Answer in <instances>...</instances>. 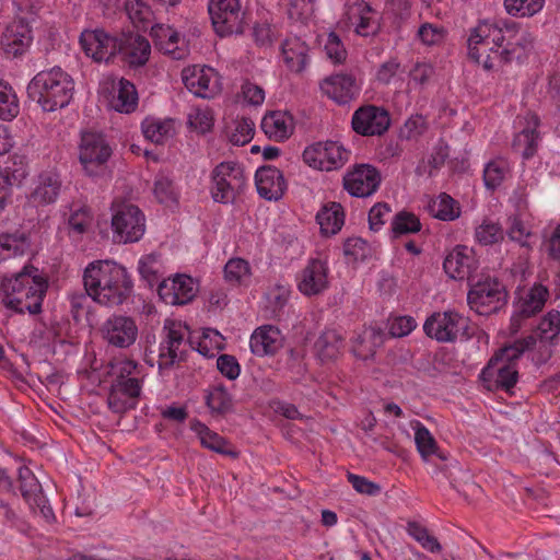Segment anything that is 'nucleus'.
<instances>
[{"label": "nucleus", "mask_w": 560, "mask_h": 560, "mask_svg": "<svg viewBox=\"0 0 560 560\" xmlns=\"http://www.w3.org/2000/svg\"><path fill=\"white\" fill-rule=\"evenodd\" d=\"M430 213L442 221H453L460 214L458 202L450 195L442 192L429 206Z\"/></svg>", "instance_id": "nucleus-48"}, {"label": "nucleus", "mask_w": 560, "mask_h": 560, "mask_svg": "<svg viewBox=\"0 0 560 560\" xmlns=\"http://www.w3.org/2000/svg\"><path fill=\"white\" fill-rule=\"evenodd\" d=\"M190 430L197 434L201 445L218 454L235 457L236 453L230 448L224 438L210 430L205 423L197 419L190 421Z\"/></svg>", "instance_id": "nucleus-37"}, {"label": "nucleus", "mask_w": 560, "mask_h": 560, "mask_svg": "<svg viewBox=\"0 0 560 560\" xmlns=\"http://www.w3.org/2000/svg\"><path fill=\"white\" fill-rule=\"evenodd\" d=\"M320 90L338 104H347L360 93L355 78L348 73H336L324 79Z\"/></svg>", "instance_id": "nucleus-29"}, {"label": "nucleus", "mask_w": 560, "mask_h": 560, "mask_svg": "<svg viewBox=\"0 0 560 560\" xmlns=\"http://www.w3.org/2000/svg\"><path fill=\"white\" fill-rule=\"evenodd\" d=\"M504 238L502 226L490 219H483L482 222L475 228V240L482 246H489L501 242Z\"/></svg>", "instance_id": "nucleus-55"}, {"label": "nucleus", "mask_w": 560, "mask_h": 560, "mask_svg": "<svg viewBox=\"0 0 560 560\" xmlns=\"http://www.w3.org/2000/svg\"><path fill=\"white\" fill-rule=\"evenodd\" d=\"M118 39L117 59L124 65L135 68L147 63L151 54V45L145 37L132 33H122Z\"/></svg>", "instance_id": "nucleus-26"}, {"label": "nucleus", "mask_w": 560, "mask_h": 560, "mask_svg": "<svg viewBox=\"0 0 560 560\" xmlns=\"http://www.w3.org/2000/svg\"><path fill=\"white\" fill-rule=\"evenodd\" d=\"M314 348L316 355L322 361L334 360L343 348V338L338 331L328 329L320 334L315 341Z\"/></svg>", "instance_id": "nucleus-41"}, {"label": "nucleus", "mask_w": 560, "mask_h": 560, "mask_svg": "<svg viewBox=\"0 0 560 560\" xmlns=\"http://www.w3.org/2000/svg\"><path fill=\"white\" fill-rule=\"evenodd\" d=\"M410 427L415 430L416 447L422 459L428 460L432 455H436L441 459H445L443 454L439 452L435 439L422 422L413 420L410 422Z\"/></svg>", "instance_id": "nucleus-42"}, {"label": "nucleus", "mask_w": 560, "mask_h": 560, "mask_svg": "<svg viewBox=\"0 0 560 560\" xmlns=\"http://www.w3.org/2000/svg\"><path fill=\"white\" fill-rule=\"evenodd\" d=\"M316 220L323 234L334 235L345 223L343 209L340 203L331 202L318 211Z\"/></svg>", "instance_id": "nucleus-39"}, {"label": "nucleus", "mask_w": 560, "mask_h": 560, "mask_svg": "<svg viewBox=\"0 0 560 560\" xmlns=\"http://www.w3.org/2000/svg\"><path fill=\"white\" fill-rule=\"evenodd\" d=\"M74 91L72 78L59 67L38 72L27 85L28 97L45 112L66 107Z\"/></svg>", "instance_id": "nucleus-6"}, {"label": "nucleus", "mask_w": 560, "mask_h": 560, "mask_svg": "<svg viewBox=\"0 0 560 560\" xmlns=\"http://www.w3.org/2000/svg\"><path fill=\"white\" fill-rule=\"evenodd\" d=\"M509 240L517 243L527 249L532 248L530 238L533 236L530 228L518 214L510 215L506 220V231Z\"/></svg>", "instance_id": "nucleus-53"}, {"label": "nucleus", "mask_w": 560, "mask_h": 560, "mask_svg": "<svg viewBox=\"0 0 560 560\" xmlns=\"http://www.w3.org/2000/svg\"><path fill=\"white\" fill-rule=\"evenodd\" d=\"M224 279L232 285H249L252 271L248 261L243 258H231L224 267Z\"/></svg>", "instance_id": "nucleus-49"}, {"label": "nucleus", "mask_w": 560, "mask_h": 560, "mask_svg": "<svg viewBox=\"0 0 560 560\" xmlns=\"http://www.w3.org/2000/svg\"><path fill=\"white\" fill-rule=\"evenodd\" d=\"M223 336L214 329H205L198 343V351L205 357H213L214 350L223 348Z\"/></svg>", "instance_id": "nucleus-62"}, {"label": "nucleus", "mask_w": 560, "mask_h": 560, "mask_svg": "<svg viewBox=\"0 0 560 560\" xmlns=\"http://www.w3.org/2000/svg\"><path fill=\"white\" fill-rule=\"evenodd\" d=\"M20 113V102L13 88L0 80V119L11 121Z\"/></svg>", "instance_id": "nucleus-54"}, {"label": "nucleus", "mask_w": 560, "mask_h": 560, "mask_svg": "<svg viewBox=\"0 0 560 560\" xmlns=\"http://www.w3.org/2000/svg\"><path fill=\"white\" fill-rule=\"evenodd\" d=\"M422 224L419 218L409 211L402 210L397 212L390 223V232L394 238L402 235L413 234L421 231Z\"/></svg>", "instance_id": "nucleus-51"}, {"label": "nucleus", "mask_w": 560, "mask_h": 560, "mask_svg": "<svg viewBox=\"0 0 560 560\" xmlns=\"http://www.w3.org/2000/svg\"><path fill=\"white\" fill-rule=\"evenodd\" d=\"M549 298V290L541 283H535L528 289H518L514 301V311L511 317V329L517 332L524 320L540 313Z\"/></svg>", "instance_id": "nucleus-12"}, {"label": "nucleus", "mask_w": 560, "mask_h": 560, "mask_svg": "<svg viewBox=\"0 0 560 560\" xmlns=\"http://www.w3.org/2000/svg\"><path fill=\"white\" fill-rule=\"evenodd\" d=\"M125 13L138 30H148L151 20L152 11L151 8L142 0H126Z\"/></svg>", "instance_id": "nucleus-52"}, {"label": "nucleus", "mask_w": 560, "mask_h": 560, "mask_svg": "<svg viewBox=\"0 0 560 560\" xmlns=\"http://www.w3.org/2000/svg\"><path fill=\"white\" fill-rule=\"evenodd\" d=\"M351 126L363 137L382 136L390 126V116L384 107L363 105L352 114Z\"/></svg>", "instance_id": "nucleus-15"}, {"label": "nucleus", "mask_w": 560, "mask_h": 560, "mask_svg": "<svg viewBox=\"0 0 560 560\" xmlns=\"http://www.w3.org/2000/svg\"><path fill=\"white\" fill-rule=\"evenodd\" d=\"M518 24L514 21H504L495 24L481 21L470 31L468 37V56L471 60L482 66L485 70H497L511 62L515 55L511 36L505 38V33L515 34Z\"/></svg>", "instance_id": "nucleus-1"}, {"label": "nucleus", "mask_w": 560, "mask_h": 560, "mask_svg": "<svg viewBox=\"0 0 560 560\" xmlns=\"http://www.w3.org/2000/svg\"><path fill=\"white\" fill-rule=\"evenodd\" d=\"M94 215L90 207L73 203L66 218V231L69 238L78 244L93 234Z\"/></svg>", "instance_id": "nucleus-30"}, {"label": "nucleus", "mask_w": 560, "mask_h": 560, "mask_svg": "<svg viewBox=\"0 0 560 560\" xmlns=\"http://www.w3.org/2000/svg\"><path fill=\"white\" fill-rule=\"evenodd\" d=\"M328 261L323 258H311L298 276V289L307 296L323 293L329 284Z\"/></svg>", "instance_id": "nucleus-20"}, {"label": "nucleus", "mask_w": 560, "mask_h": 560, "mask_svg": "<svg viewBox=\"0 0 560 560\" xmlns=\"http://www.w3.org/2000/svg\"><path fill=\"white\" fill-rule=\"evenodd\" d=\"M33 42L32 30L24 19L12 21L1 36V48L8 58L22 56Z\"/></svg>", "instance_id": "nucleus-25"}, {"label": "nucleus", "mask_w": 560, "mask_h": 560, "mask_svg": "<svg viewBox=\"0 0 560 560\" xmlns=\"http://www.w3.org/2000/svg\"><path fill=\"white\" fill-rule=\"evenodd\" d=\"M144 138L153 143L162 144L174 135V120L171 118L147 117L141 122Z\"/></svg>", "instance_id": "nucleus-38"}, {"label": "nucleus", "mask_w": 560, "mask_h": 560, "mask_svg": "<svg viewBox=\"0 0 560 560\" xmlns=\"http://www.w3.org/2000/svg\"><path fill=\"white\" fill-rule=\"evenodd\" d=\"M119 36H113L103 30L84 31L80 44L86 56L97 62H109L116 59L119 48Z\"/></svg>", "instance_id": "nucleus-17"}, {"label": "nucleus", "mask_w": 560, "mask_h": 560, "mask_svg": "<svg viewBox=\"0 0 560 560\" xmlns=\"http://www.w3.org/2000/svg\"><path fill=\"white\" fill-rule=\"evenodd\" d=\"M505 298L501 283L487 280L476 283L468 292V304L479 314L497 310L500 302Z\"/></svg>", "instance_id": "nucleus-27"}, {"label": "nucleus", "mask_w": 560, "mask_h": 560, "mask_svg": "<svg viewBox=\"0 0 560 560\" xmlns=\"http://www.w3.org/2000/svg\"><path fill=\"white\" fill-rule=\"evenodd\" d=\"M208 10L213 28L221 37L243 32L245 11L240 0H211Z\"/></svg>", "instance_id": "nucleus-11"}, {"label": "nucleus", "mask_w": 560, "mask_h": 560, "mask_svg": "<svg viewBox=\"0 0 560 560\" xmlns=\"http://www.w3.org/2000/svg\"><path fill=\"white\" fill-rule=\"evenodd\" d=\"M113 148L106 137L96 131H85L81 136L80 162L89 176H101L107 170Z\"/></svg>", "instance_id": "nucleus-9"}, {"label": "nucleus", "mask_w": 560, "mask_h": 560, "mask_svg": "<svg viewBox=\"0 0 560 560\" xmlns=\"http://www.w3.org/2000/svg\"><path fill=\"white\" fill-rule=\"evenodd\" d=\"M349 158L350 151L337 141L316 142L303 152V161L308 166L326 172L342 167Z\"/></svg>", "instance_id": "nucleus-13"}, {"label": "nucleus", "mask_w": 560, "mask_h": 560, "mask_svg": "<svg viewBox=\"0 0 560 560\" xmlns=\"http://www.w3.org/2000/svg\"><path fill=\"white\" fill-rule=\"evenodd\" d=\"M206 405L212 415L222 416L232 409L233 399L223 385H214L206 395Z\"/></svg>", "instance_id": "nucleus-50"}, {"label": "nucleus", "mask_w": 560, "mask_h": 560, "mask_svg": "<svg viewBox=\"0 0 560 560\" xmlns=\"http://www.w3.org/2000/svg\"><path fill=\"white\" fill-rule=\"evenodd\" d=\"M102 336L108 345L126 349L136 342L138 326L129 316L114 315L103 324Z\"/></svg>", "instance_id": "nucleus-21"}, {"label": "nucleus", "mask_w": 560, "mask_h": 560, "mask_svg": "<svg viewBox=\"0 0 560 560\" xmlns=\"http://www.w3.org/2000/svg\"><path fill=\"white\" fill-rule=\"evenodd\" d=\"M560 332V313L558 311L548 312L537 325L535 331L529 337L535 338V347L539 341L540 348H547V343L552 341ZM547 354L544 359L538 360V363L545 362L550 357L549 349H546Z\"/></svg>", "instance_id": "nucleus-36"}, {"label": "nucleus", "mask_w": 560, "mask_h": 560, "mask_svg": "<svg viewBox=\"0 0 560 560\" xmlns=\"http://www.w3.org/2000/svg\"><path fill=\"white\" fill-rule=\"evenodd\" d=\"M62 189L60 174L52 168L42 171L32 182L30 201L35 206L55 203Z\"/></svg>", "instance_id": "nucleus-23"}, {"label": "nucleus", "mask_w": 560, "mask_h": 560, "mask_svg": "<svg viewBox=\"0 0 560 560\" xmlns=\"http://www.w3.org/2000/svg\"><path fill=\"white\" fill-rule=\"evenodd\" d=\"M443 267L453 279H469L477 270V259L472 249L467 246H457L446 256Z\"/></svg>", "instance_id": "nucleus-32"}, {"label": "nucleus", "mask_w": 560, "mask_h": 560, "mask_svg": "<svg viewBox=\"0 0 560 560\" xmlns=\"http://www.w3.org/2000/svg\"><path fill=\"white\" fill-rule=\"evenodd\" d=\"M31 247L30 237L25 232L0 235V262L15 256L24 255Z\"/></svg>", "instance_id": "nucleus-40"}, {"label": "nucleus", "mask_w": 560, "mask_h": 560, "mask_svg": "<svg viewBox=\"0 0 560 560\" xmlns=\"http://www.w3.org/2000/svg\"><path fill=\"white\" fill-rule=\"evenodd\" d=\"M188 125L199 133H206L213 126V115L208 107H194L188 113Z\"/></svg>", "instance_id": "nucleus-57"}, {"label": "nucleus", "mask_w": 560, "mask_h": 560, "mask_svg": "<svg viewBox=\"0 0 560 560\" xmlns=\"http://www.w3.org/2000/svg\"><path fill=\"white\" fill-rule=\"evenodd\" d=\"M83 283L89 296L105 306L121 304L132 289L125 267L113 260H96L84 269Z\"/></svg>", "instance_id": "nucleus-2"}, {"label": "nucleus", "mask_w": 560, "mask_h": 560, "mask_svg": "<svg viewBox=\"0 0 560 560\" xmlns=\"http://www.w3.org/2000/svg\"><path fill=\"white\" fill-rule=\"evenodd\" d=\"M524 119L525 126L515 135L512 147L526 161L537 153L540 142V133L538 131L540 118L535 113H527Z\"/></svg>", "instance_id": "nucleus-31"}, {"label": "nucleus", "mask_w": 560, "mask_h": 560, "mask_svg": "<svg viewBox=\"0 0 560 560\" xmlns=\"http://www.w3.org/2000/svg\"><path fill=\"white\" fill-rule=\"evenodd\" d=\"M138 106V93L136 86L126 79H120L116 86V95L113 98V107L120 113H132Z\"/></svg>", "instance_id": "nucleus-43"}, {"label": "nucleus", "mask_w": 560, "mask_h": 560, "mask_svg": "<svg viewBox=\"0 0 560 560\" xmlns=\"http://www.w3.org/2000/svg\"><path fill=\"white\" fill-rule=\"evenodd\" d=\"M110 388L108 407L113 412L122 413L135 409L142 390L140 371L136 361L127 357H118L108 363Z\"/></svg>", "instance_id": "nucleus-5"}, {"label": "nucleus", "mask_w": 560, "mask_h": 560, "mask_svg": "<svg viewBox=\"0 0 560 560\" xmlns=\"http://www.w3.org/2000/svg\"><path fill=\"white\" fill-rule=\"evenodd\" d=\"M546 0H504L506 13L514 18H530L539 13Z\"/></svg>", "instance_id": "nucleus-56"}, {"label": "nucleus", "mask_w": 560, "mask_h": 560, "mask_svg": "<svg viewBox=\"0 0 560 560\" xmlns=\"http://www.w3.org/2000/svg\"><path fill=\"white\" fill-rule=\"evenodd\" d=\"M47 280L34 267H25L19 273L4 278L0 284L2 303L16 313L38 314L46 295Z\"/></svg>", "instance_id": "nucleus-3"}, {"label": "nucleus", "mask_w": 560, "mask_h": 560, "mask_svg": "<svg viewBox=\"0 0 560 560\" xmlns=\"http://www.w3.org/2000/svg\"><path fill=\"white\" fill-rule=\"evenodd\" d=\"M110 210L113 241L115 243H136L142 238L145 232V217L138 206L115 199Z\"/></svg>", "instance_id": "nucleus-7"}, {"label": "nucleus", "mask_w": 560, "mask_h": 560, "mask_svg": "<svg viewBox=\"0 0 560 560\" xmlns=\"http://www.w3.org/2000/svg\"><path fill=\"white\" fill-rule=\"evenodd\" d=\"M151 36L156 48L174 60H182L189 55L188 40L170 25L155 24L151 26Z\"/></svg>", "instance_id": "nucleus-22"}, {"label": "nucleus", "mask_w": 560, "mask_h": 560, "mask_svg": "<svg viewBox=\"0 0 560 560\" xmlns=\"http://www.w3.org/2000/svg\"><path fill=\"white\" fill-rule=\"evenodd\" d=\"M211 196L215 202L232 203L244 192L247 176L237 162L226 161L218 164L211 173Z\"/></svg>", "instance_id": "nucleus-8"}, {"label": "nucleus", "mask_w": 560, "mask_h": 560, "mask_svg": "<svg viewBox=\"0 0 560 560\" xmlns=\"http://www.w3.org/2000/svg\"><path fill=\"white\" fill-rule=\"evenodd\" d=\"M408 534L415 538L424 549L430 552H438L441 549V545L438 539L432 536L425 527L417 522L408 523Z\"/></svg>", "instance_id": "nucleus-58"}, {"label": "nucleus", "mask_w": 560, "mask_h": 560, "mask_svg": "<svg viewBox=\"0 0 560 560\" xmlns=\"http://www.w3.org/2000/svg\"><path fill=\"white\" fill-rule=\"evenodd\" d=\"M197 292V283L187 275L163 279L158 285L159 296L170 305L187 304L192 301Z\"/></svg>", "instance_id": "nucleus-18"}, {"label": "nucleus", "mask_w": 560, "mask_h": 560, "mask_svg": "<svg viewBox=\"0 0 560 560\" xmlns=\"http://www.w3.org/2000/svg\"><path fill=\"white\" fill-rule=\"evenodd\" d=\"M187 329L180 323L166 322L159 347L158 368L160 372L172 369L183 360Z\"/></svg>", "instance_id": "nucleus-14"}, {"label": "nucleus", "mask_w": 560, "mask_h": 560, "mask_svg": "<svg viewBox=\"0 0 560 560\" xmlns=\"http://www.w3.org/2000/svg\"><path fill=\"white\" fill-rule=\"evenodd\" d=\"M534 343V337H526L495 352L481 370L480 378L483 386L488 390H502L510 395L513 394L518 381L517 361L525 351L532 349Z\"/></svg>", "instance_id": "nucleus-4"}, {"label": "nucleus", "mask_w": 560, "mask_h": 560, "mask_svg": "<svg viewBox=\"0 0 560 560\" xmlns=\"http://www.w3.org/2000/svg\"><path fill=\"white\" fill-rule=\"evenodd\" d=\"M255 185L257 192L266 200H279L287 188L284 177L275 166H261L256 171Z\"/></svg>", "instance_id": "nucleus-33"}, {"label": "nucleus", "mask_w": 560, "mask_h": 560, "mask_svg": "<svg viewBox=\"0 0 560 560\" xmlns=\"http://www.w3.org/2000/svg\"><path fill=\"white\" fill-rule=\"evenodd\" d=\"M511 171L506 159L497 158L489 161L483 168V183L488 190H495L504 182Z\"/></svg>", "instance_id": "nucleus-46"}, {"label": "nucleus", "mask_w": 560, "mask_h": 560, "mask_svg": "<svg viewBox=\"0 0 560 560\" xmlns=\"http://www.w3.org/2000/svg\"><path fill=\"white\" fill-rule=\"evenodd\" d=\"M160 267L159 256L155 254L145 255L141 257L138 262L139 273L150 285L158 283L160 279Z\"/></svg>", "instance_id": "nucleus-61"}, {"label": "nucleus", "mask_w": 560, "mask_h": 560, "mask_svg": "<svg viewBox=\"0 0 560 560\" xmlns=\"http://www.w3.org/2000/svg\"><path fill=\"white\" fill-rule=\"evenodd\" d=\"M154 195L160 203L171 207L177 202V191L171 179L160 176L154 183Z\"/></svg>", "instance_id": "nucleus-60"}, {"label": "nucleus", "mask_w": 560, "mask_h": 560, "mask_svg": "<svg viewBox=\"0 0 560 560\" xmlns=\"http://www.w3.org/2000/svg\"><path fill=\"white\" fill-rule=\"evenodd\" d=\"M468 319L455 311L434 312L423 324L424 334L439 342H455L468 336Z\"/></svg>", "instance_id": "nucleus-10"}, {"label": "nucleus", "mask_w": 560, "mask_h": 560, "mask_svg": "<svg viewBox=\"0 0 560 560\" xmlns=\"http://www.w3.org/2000/svg\"><path fill=\"white\" fill-rule=\"evenodd\" d=\"M182 80L188 91L196 96L210 98L217 94L218 74L208 66H189L182 71Z\"/></svg>", "instance_id": "nucleus-19"}, {"label": "nucleus", "mask_w": 560, "mask_h": 560, "mask_svg": "<svg viewBox=\"0 0 560 560\" xmlns=\"http://www.w3.org/2000/svg\"><path fill=\"white\" fill-rule=\"evenodd\" d=\"M380 184V172L369 164L354 166L343 178L345 189L355 197H369L373 195Z\"/></svg>", "instance_id": "nucleus-24"}, {"label": "nucleus", "mask_w": 560, "mask_h": 560, "mask_svg": "<svg viewBox=\"0 0 560 560\" xmlns=\"http://www.w3.org/2000/svg\"><path fill=\"white\" fill-rule=\"evenodd\" d=\"M446 35L443 26L425 22L421 24L417 32V38L425 46L440 45Z\"/></svg>", "instance_id": "nucleus-59"}, {"label": "nucleus", "mask_w": 560, "mask_h": 560, "mask_svg": "<svg viewBox=\"0 0 560 560\" xmlns=\"http://www.w3.org/2000/svg\"><path fill=\"white\" fill-rule=\"evenodd\" d=\"M261 129L269 139L284 141L293 132V119L285 112H272L262 118Z\"/></svg>", "instance_id": "nucleus-35"}, {"label": "nucleus", "mask_w": 560, "mask_h": 560, "mask_svg": "<svg viewBox=\"0 0 560 560\" xmlns=\"http://www.w3.org/2000/svg\"><path fill=\"white\" fill-rule=\"evenodd\" d=\"M324 49L327 58L336 65L342 63L347 58V50L339 36L334 32L327 35Z\"/></svg>", "instance_id": "nucleus-63"}, {"label": "nucleus", "mask_w": 560, "mask_h": 560, "mask_svg": "<svg viewBox=\"0 0 560 560\" xmlns=\"http://www.w3.org/2000/svg\"><path fill=\"white\" fill-rule=\"evenodd\" d=\"M255 122L250 118H236L225 127V136L233 145H245L254 137Z\"/></svg>", "instance_id": "nucleus-45"}, {"label": "nucleus", "mask_w": 560, "mask_h": 560, "mask_svg": "<svg viewBox=\"0 0 560 560\" xmlns=\"http://www.w3.org/2000/svg\"><path fill=\"white\" fill-rule=\"evenodd\" d=\"M20 491L27 505H34L44 497L42 486L33 471L27 467L19 469Z\"/></svg>", "instance_id": "nucleus-47"}, {"label": "nucleus", "mask_w": 560, "mask_h": 560, "mask_svg": "<svg viewBox=\"0 0 560 560\" xmlns=\"http://www.w3.org/2000/svg\"><path fill=\"white\" fill-rule=\"evenodd\" d=\"M380 13L365 1L354 2L346 12V23L358 36H376L382 28Z\"/></svg>", "instance_id": "nucleus-16"}, {"label": "nucleus", "mask_w": 560, "mask_h": 560, "mask_svg": "<svg viewBox=\"0 0 560 560\" xmlns=\"http://www.w3.org/2000/svg\"><path fill=\"white\" fill-rule=\"evenodd\" d=\"M541 248L552 260H560V223L544 232Z\"/></svg>", "instance_id": "nucleus-64"}, {"label": "nucleus", "mask_w": 560, "mask_h": 560, "mask_svg": "<svg viewBox=\"0 0 560 560\" xmlns=\"http://www.w3.org/2000/svg\"><path fill=\"white\" fill-rule=\"evenodd\" d=\"M281 56L290 71L302 72L308 62V46L299 37H289L281 45Z\"/></svg>", "instance_id": "nucleus-34"}, {"label": "nucleus", "mask_w": 560, "mask_h": 560, "mask_svg": "<svg viewBox=\"0 0 560 560\" xmlns=\"http://www.w3.org/2000/svg\"><path fill=\"white\" fill-rule=\"evenodd\" d=\"M284 346L282 331L273 325L257 327L249 339V348L256 357L276 355Z\"/></svg>", "instance_id": "nucleus-28"}, {"label": "nucleus", "mask_w": 560, "mask_h": 560, "mask_svg": "<svg viewBox=\"0 0 560 560\" xmlns=\"http://www.w3.org/2000/svg\"><path fill=\"white\" fill-rule=\"evenodd\" d=\"M384 341V334L374 327L365 328L353 339V352L360 358L372 355Z\"/></svg>", "instance_id": "nucleus-44"}]
</instances>
